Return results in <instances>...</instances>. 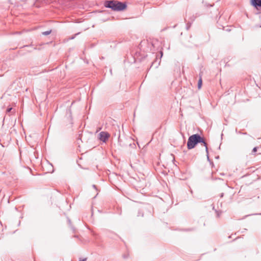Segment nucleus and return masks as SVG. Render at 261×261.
<instances>
[{
	"mask_svg": "<svg viewBox=\"0 0 261 261\" xmlns=\"http://www.w3.org/2000/svg\"><path fill=\"white\" fill-rule=\"evenodd\" d=\"M51 32V30H49V31H45V32H43L42 33V35H44V36H47V35H48L49 34H50Z\"/></svg>",
	"mask_w": 261,
	"mask_h": 261,
	"instance_id": "9d476101",
	"label": "nucleus"
},
{
	"mask_svg": "<svg viewBox=\"0 0 261 261\" xmlns=\"http://www.w3.org/2000/svg\"><path fill=\"white\" fill-rule=\"evenodd\" d=\"M86 259H87V258H85L81 259L80 261H86Z\"/></svg>",
	"mask_w": 261,
	"mask_h": 261,
	"instance_id": "dca6fc26",
	"label": "nucleus"
},
{
	"mask_svg": "<svg viewBox=\"0 0 261 261\" xmlns=\"http://www.w3.org/2000/svg\"><path fill=\"white\" fill-rule=\"evenodd\" d=\"M202 3L204 6L207 8H211L214 6V3L208 4L207 1H203Z\"/></svg>",
	"mask_w": 261,
	"mask_h": 261,
	"instance_id": "6e6552de",
	"label": "nucleus"
},
{
	"mask_svg": "<svg viewBox=\"0 0 261 261\" xmlns=\"http://www.w3.org/2000/svg\"><path fill=\"white\" fill-rule=\"evenodd\" d=\"M202 84V78H201V76H200V79L198 80V88L199 89L201 88Z\"/></svg>",
	"mask_w": 261,
	"mask_h": 261,
	"instance_id": "1a4fd4ad",
	"label": "nucleus"
},
{
	"mask_svg": "<svg viewBox=\"0 0 261 261\" xmlns=\"http://www.w3.org/2000/svg\"><path fill=\"white\" fill-rule=\"evenodd\" d=\"M160 62H161V59H160V61L159 62H158L157 57H156V59L152 63L150 68L152 66H154V67L155 68H158V67L159 66V65L160 64Z\"/></svg>",
	"mask_w": 261,
	"mask_h": 261,
	"instance_id": "423d86ee",
	"label": "nucleus"
},
{
	"mask_svg": "<svg viewBox=\"0 0 261 261\" xmlns=\"http://www.w3.org/2000/svg\"><path fill=\"white\" fill-rule=\"evenodd\" d=\"M104 5L107 8L117 11L123 10L126 7V3L120 1H105Z\"/></svg>",
	"mask_w": 261,
	"mask_h": 261,
	"instance_id": "f03ea898",
	"label": "nucleus"
},
{
	"mask_svg": "<svg viewBox=\"0 0 261 261\" xmlns=\"http://www.w3.org/2000/svg\"><path fill=\"white\" fill-rule=\"evenodd\" d=\"M160 55H160V59H161V58H162V57L163 56V52H162V51H161L160 52Z\"/></svg>",
	"mask_w": 261,
	"mask_h": 261,
	"instance_id": "4468645a",
	"label": "nucleus"
},
{
	"mask_svg": "<svg viewBox=\"0 0 261 261\" xmlns=\"http://www.w3.org/2000/svg\"><path fill=\"white\" fill-rule=\"evenodd\" d=\"M99 139L106 143L110 137V135L107 132H101L99 135Z\"/></svg>",
	"mask_w": 261,
	"mask_h": 261,
	"instance_id": "7ed1b4c3",
	"label": "nucleus"
},
{
	"mask_svg": "<svg viewBox=\"0 0 261 261\" xmlns=\"http://www.w3.org/2000/svg\"><path fill=\"white\" fill-rule=\"evenodd\" d=\"M223 195H224V194L223 193H221V195H220V197H223Z\"/></svg>",
	"mask_w": 261,
	"mask_h": 261,
	"instance_id": "6ab92c4d",
	"label": "nucleus"
},
{
	"mask_svg": "<svg viewBox=\"0 0 261 261\" xmlns=\"http://www.w3.org/2000/svg\"><path fill=\"white\" fill-rule=\"evenodd\" d=\"M196 17L193 16L190 18V21H189L186 24V30H189L191 26L192 22L195 20Z\"/></svg>",
	"mask_w": 261,
	"mask_h": 261,
	"instance_id": "39448f33",
	"label": "nucleus"
},
{
	"mask_svg": "<svg viewBox=\"0 0 261 261\" xmlns=\"http://www.w3.org/2000/svg\"><path fill=\"white\" fill-rule=\"evenodd\" d=\"M206 154H207L206 155H207V160L209 161L210 159H209V156H208V153H206Z\"/></svg>",
	"mask_w": 261,
	"mask_h": 261,
	"instance_id": "f3484780",
	"label": "nucleus"
},
{
	"mask_svg": "<svg viewBox=\"0 0 261 261\" xmlns=\"http://www.w3.org/2000/svg\"><path fill=\"white\" fill-rule=\"evenodd\" d=\"M12 109V108H8L7 109V113H9L10 112H11V110Z\"/></svg>",
	"mask_w": 261,
	"mask_h": 261,
	"instance_id": "ddd939ff",
	"label": "nucleus"
},
{
	"mask_svg": "<svg viewBox=\"0 0 261 261\" xmlns=\"http://www.w3.org/2000/svg\"><path fill=\"white\" fill-rule=\"evenodd\" d=\"M216 212L217 214V217H219L220 214H219V212L218 211H216Z\"/></svg>",
	"mask_w": 261,
	"mask_h": 261,
	"instance_id": "2eb2a0df",
	"label": "nucleus"
},
{
	"mask_svg": "<svg viewBox=\"0 0 261 261\" xmlns=\"http://www.w3.org/2000/svg\"><path fill=\"white\" fill-rule=\"evenodd\" d=\"M257 149H258V147H254L253 148L252 150V154H255L256 152L257 151Z\"/></svg>",
	"mask_w": 261,
	"mask_h": 261,
	"instance_id": "9b49d317",
	"label": "nucleus"
},
{
	"mask_svg": "<svg viewBox=\"0 0 261 261\" xmlns=\"http://www.w3.org/2000/svg\"><path fill=\"white\" fill-rule=\"evenodd\" d=\"M250 3L257 10L261 11V1H250Z\"/></svg>",
	"mask_w": 261,
	"mask_h": 261,
	"instance_id": "20e7f679",
	"label": "nucleus"
},
{
	"mask_svg": "<svg viewBox=\"0 0 261 261\" xmlns=\"http://www.w3.org/2000/svg\"><path fill=\"white\" fill-rule=\"evenodd\" d=\"M160 62H161V59H160V61L159 62H158L157 57H156V59L152 63L150 68L152 66H154V67L155 68H158V67L159 66V65L160 64Z\"/></svg>",
	"mask_w": 261,
	"mask_h": 261,
	"instance_id": "0eeeda50",
	"label": "nucleus"
},
{
	"mask_svg": "<svg viewBox=\"0 0 261 261\" xmlns=\"http://www.w3.org/2000/svg\"><path fill=\"white\" fill-rule=\"evenodd\" d=\"M9 95V94L7 93H5L4 94V95L2 96V98L3 99H6L7 98V96Z\"/></svg>",
	"mask_w": 261,
	"mask_h": 261,
	"instance_id": "f8f14e48",
	"label": "nucleus"
},
{
	"mask_svg": "<svg viewBox=\"0 0 261 261\" xmlns=\"http://www.w3.org/2000/svg\"><path fill=\"white\" fill-rule=\"evenodd\" d=\"M68 222H69V223H70V222H71V221H70V220H68Z\"/></svg>",
	"mask_w": 261,
	"mask_h": 261,
	"instance_id": "412c9836",
	"label": "nucleus"
},
{
	"mask_svg": "<svg viewBox=\"0 0 261 261\" xmlns=\"http://www.w3.org/2000/svg\"><path fill=\"white\" fill-rule=\"evenodd\" d=\"M198 143L205 147V151L208 153L207 144L205 139L199 134H193L189 137L187 142V148L189 150L195 148Z\"/></svg>",
	"mask_w": 261,
	"mask_h": 261,
	"instance_id": "f257e3e1",
	"label": "nucleus"
},
{
	"mask_svg": "<svg viewBox=\"0 0 261 261\" xmlns=\"http://www.w3.org/2000/svg\"><path fill=\"white\" fill-rule=\"evenodd\" d=\"M93 187L97 190L96 187L95 185H93Z\"/></svg>",
	"mask_w": 261,
	"mask_h": 261,
	"instance_id": "a211bd4d",
	"label": "nucleus"
},
{
	"mask_svg": "<svg viewBox=\"0 0 261 261\" xmlns=\"http://www.w3.org/2000/svg\"><path fill=\"white\" fill-rule=\"evenodd\" d=\"M74 38V36H72L71 38V39H73Z\"/></svg>",
	"mask_w": 261,
	"mask_h": 261,
	"instance_id": "aec40b11",
	"label": "nucleus"
}]
</instances>
